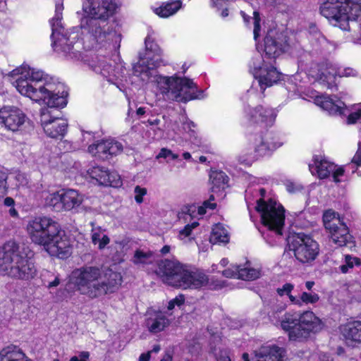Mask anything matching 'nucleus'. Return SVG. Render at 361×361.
<instances>
[{
  "label": "nucleus",
  "mask_w": 361,
  "mask_h": 361,
  "mask_svg": "<svg viewBox=\"0 0 361 361\" xmlns=\"http://www.w3.org/2000/svg\"><path fill=\"white\" fill-rule=\"evenodd\" d=\"M196 126L192 121H186L183 124V128L190 133V136H195Z\"/></svg>",
  "instance_id": "56"
},
{
  "label": "nucleus",
  "mask_w": 361,
  "mask_h": 361,
  "mask_svg": "<svg viewBox=\"0 0 361 361\" xmlns=\"http://www.w3.org/2000/svg\"><path fill=\"white\" fill-rule=\"evenodd\" d=\"M146 326L151 333L164 331L170 324L169 319L160 311H149L147 314Z\"/></svg>",
  "instance_id": "27"
},
{
  "label": "nucleus",
  "mask_w": 361,
  "mask_h": 361,
  "mask_svg": "<svg viewBox=\"0 0 361 361\" xmlns=\"http://www.w3.org/2000/svg\"><path fill=\"white\" fill-rule=\"evenodd\" d=\"M92 67L96 73L102 74L107 78L108 81L115 84L121 90H123L121 87L123 85L120 84L118 81L122 82L127 81V79L125 76L126 69L121 62L113 66L106 58L102 57L94 61Z\"/></svg>",
  "instance_id": "15"
},
{
  "label": "nucleus",
  "mask_w": 361,
  "mask_h": 361,
  "mask_svg": "<svg viewBox=\"0 0 361 361\" xmlns=\"http://www.w3.org/2000/svg\"><path fill=\"white\" fill-rule=\"evenodd\" d=\"M281 326L288 332L290 340L300 341L322 331L324 324L312 311H305L299 316L285 314L281 321Z\"/></svg>",
  "instance_id": "7"
},
{
  "label": "nucleus",
  "mask_w": 361,
  "mask_h": 361,
  "mask_svg": "<svg viewBox=\"0 0 361 361\" xmlns=\"http://www.w3.org/2000/svg\"><path fill=\"white\" fill-rule=\"evenodd\" d=\"M253 151L254 153L252 151L245 153L248 156L246 159H244V154H241L239 158L240 161L242 162H250L259 157H264L271 153L269 149H267V145L264 143L262 137H261L259 140L256 141Z\"/></svg>",
  "instance_id": "32"
},
{
  "label": "nucleus",
  "mask_w": 361,
  "mask_h": 361,
  "mask_svg": "<svg viewBox=\"0 0 361 361\" xmlns=\"http://www.w3.org/2000/svg\"><path fill=\"white\" fill-rule=\"evenodd\" d=\"M181 4L180 1L166 2L155 8L154 12L161 18H168L177 12L181 8Z\"/></svg>",
  "instance_id": "33"
},
{
  "label": "nucleus",
  "mask_w": 361,
  "mask_h": 361,
  "mask_svg": "<svg viewBox=\"0 0 361 361\" xmlns=\"http://www.w3.org/2000/svg\"><path fill=\"white\" fill-rule=\"evenodd\" d=\"M273 32H268L264 39V55H262L267 61L274 63L275 59L283 52L288 51L290 44L286 39V35L283 33L278 35L276 42L274 37Z\"/></svg>",
  "instance_id": "22"
},
{
  "label": "nucleus",
  "mask_w": 361,
  "mask_h": 361,
  "mask_svg": "<svg viewBox=\"0 0 361 361\" xmlns=\"http://www.w3.org/2000/svg\"><path fill=\"white\" fill-rule=\"evenodd\" d=\"M216 361H231L229 352L226 350L221 351L216 357Z\"/></svg>",
  "instance_id": "59"
},
{
  "label": "nucleus",
  "mask_w": 361,
  "mask_h": 361,
  "mask_svg": "<svg viewBox=\"0 0 361 361\" xmlns=\"http://www.w3.org/2000/svg\"><path fill=\"white\" fill-rule=\"evenodd\" d=\"M185 267L177 260L166 259L159 262L157 274L165 283L177 287Z\"/></svg>",
  "instance_id": "19"
},
{
  "label": "nucleus",
  "mask_w": 361,
  "mask_h": 361,
  "mask_svg": "<svg viewBox=\"0 0 361 361\" xmlns=\"http://www.w3.org/2000/svg\"><path fill=\"white\" fill-rule=\"evenodd\" d=\"M147 190L145 188H142L140 185L135 186L134 189L135 200L137 204L143 202V197L147 195Z\"/></svg>",
  "instance_id": "51"
},
{
  "label": "nucleus",
  "mask_w": 361,
  "mask_h": 361,
  "mask_svg": "<svg viewBox=\"0 0 361 361\" xmlns=\"http://www.w3.org/2000/svg\"><path fill=\"white\" fill-rule=\"evenodd\" d=\"M319 300V296L318 294L314 293H309L307 292H303L300 298H297L295 296H291L290 298V302L299 307H302L303 304H314L318 302Z\"/></svg>",
  "instance_id": "37"
},
{
  "label": "nucleus",
  "mask_w": 361,
  "mask_h": 361,
  "mask_svg": "<svg viewBox=\"0 0 361 361\" xmlns=\"http://www.w3.org/2000/svg\"><path fill=\"white\" fill-rule=\"evenodd\" d=\"M145 56L140 57L133 66L135 76L140 78L142 82H155L160 92L167 99L186 102L200 98L197 94V86L192 80L176 75H157L155 68L161 63V50L149 37L145 39Z\"/></svg>",
  "instance_id": "1"
},
{
  "label": "nucleus",
  "mask_w": 361,
  "mask_h": 361,
  "mask_svg": "<svg viewBox=\"0 0 361 361\" xmlns=\"http://www.w3.org/2000/svg\"><path fill=\"white\" fill-rule=\"evenodd\" d=\"M15 204V201L12 197H6L4 201V204L6 207H13Z\"/></svg>",
  "instance_id": "64"
},
{
  "label": "nucleus",
  "mask_w": 361,
  "mask_h": 361,
  "mask_svg": "<svg viewBox=\"0 0 361 361\" xmlns=\"http://www.w3.org/2000/svg\"><path fill=\"white\" fill-rule=\"evenodd\" d=\"M286 350L276 345H264L255 352L252 361H284Z\"/></svg>",
  "instance_id": "25"
},
{
  "label": "nucleus",
  "mask_w": 361,
  "mask_h": 361,
  "mask_svg": "<svg viewBox=\"0 0 361 361\" xmlns=\"http://www.w3.org/2000/svg\"><path fill=\"white\" fill-rule=\"evenodd\" d=\"M84 176L86 178L91 179L92 183L104 186L118 187L122 183L121 178L117 173L111 172L103 166H90L86 170Z\"/></svg>",
  "instance_id": "21"
},
{
  "label": "nucleus",
  "mask_w": 361,
  "mask_h": 361,
  "mask_svg": "<svg viewBox=\"0 0 361 361\" xmlns=\"http://www.w3.org/2000/svg\"><path fill=\"white\" fill-rule=\"evenodd\" d=\"M84 200L83 195L73 189L62 190L63 211H71L78 208Z\"/></svg>",
  "instance_id": "28"
},
{
  "label": "nucleus",
  "mask_w": 361,
  "mask_h": 361,
  "mask_svg": "<svg viewBox=\"0 0 361 361\" xmlns=\"http://www.w3.org/2000/svg\"><path fill=\"white\" fill-rule=\"evenodd\" d=\"M91 239L92 243L97 245L99 250H103L110 243V238L104 233V231L101 227H95L92 229Z\"/></svg>",
  "instance_id": "34"
},
{
  "label": "nucleus",
  "mask_w": 361,
  "mask_h": 361,
  "mask_svg": "<svg viewBox=\"0 0 361 361\" xmlns=\"http://www.w3.org/2000/svg\"><path fill=\"white\" fill-rule=\"evenodd\" d=\"M27 120L26 114L18 106L6 105L0 109V124L7 130H20Z\"/></svg>",
  "instance_id": "17"
},
{
  "label": "nucleus",
  "mask_w": 361,
  "mask_h": 361,
  "mask_svg": "<svg viewBox=\"0 0 361 361\" xmlns=\"http://www.w3.org/2000/svg\"><path fill=\"white\" fill-rule=\"evenodd\" d=\"M88 152L94 157L102 160L107 159L105 140H101L90 145L88 147Z\"/></svg>",
  "instance_id": "39"
},
{
  "label": "nucleus",
  "mask_w": 361,
  "mask_h": 361,
  "mask_svg": "<svg viewBox=\"0 0 361 361\" xmlns=\"http://www.w3.org/2000/svg\"><path fill=\"white\" fill-rule=\"evenodd\" d=\"M82 137L83 141L88 143L89 142L92 141L94 139V136L92 132L85 131L82 132Z\"/></svg>",
  "instance_id": "61"
},
{
  "label": "nucleus",
  "mask_w": 361,
  "mask_h": 361,
  "mask_svg": "<svg viewBox=\"0 0 361 361\" xmlns=\"http://www.w3.org/2000/svg\"><path fill=\"white\" fill-rule=\"evenodd\" d=\"M11 178L15 181V187L17 188H25L28 185V178L27 176L20 172H15L11 174Z\"/></svg>",
  "instance_id": "44"
},
{
  "label": "nucleus",
  "mask_w": 361,
  "mask_h": 361,
  "mask_svg": "<svg viewBox=\"0 0 361 361\" xmlns=\"http://www.w3.org/2000/svg\"><path fill=\"white\" fill-rule=\"evenodd\" d=\"M290 247L297 260L303 264L313 262L319 253L317 242L304 233L293 236Z\"/></svg>",
  "instance_id": "13"
},
{
  "label": "nucleus",
  "mask_w": 361,
  "mask_h": 361,
  "mask_svg": "<svg viewBox=\"0 0 361 361\" xmlns=\"http://www.w3.org/2000/svg\"><path fill=\"white\" fill-rule=\"evenodd\" d=\"M155 259L154 254L151 251L145 252L142 250H137L132 259L135 264H151Z\"/></svg>",
  "instance_id": "36"
},
{
  "label": "nucleus",
  "mask_w": 361,
  "mask_h": 361,
  "mask_svg": "<svg viewBox=\"0 0 361 361\" xmlns=\"http://www.w3.org/2000/svg\"><path fill=\"white\" fill-rule=\"evenodd\" d=\"M352 162L357 166H361V145H359L358 149L353 157Z\"/></svg>",
  "instance_id": "60"
},
{
  "label": "nucleus",
  "mask_w": 361,
  "mask_h": 361,
  "mask_svg": "<svg viewBox=\"0 0 361 361\" xmlns=\"http://www.w3.org/2000/svg\"><path fill=\"white\" fill-rule=\"evenodd\" d=\"M331 70H333V71H335V77L339 76V77H349V76H353L355 75V71H353L352 68H342V67H336L334 65L331 66L330 67Z\"/></svg>",
  "instance_id": "46"
},
{
  "label": "nucleus",
  "mask_w": 361,
  "mask_h": 361,
  "mask_svg": "<svg viewBox=\"0 0 361 361\" xmlns=\"http://www.w3.org/2000/svg\"><path fill=\"white\" fill-rule=\"evenodd\" d=\"M40 121L44 133L54 138L63 136L68 126L66 120L54 116L52 111L48 109L42 110Z\"/></svg>",
  "instance_id": "20"
},
{
  "label": "nucleus",
  "mask_w": 361,
  "mask_h": 361,
  "mask_svg": "<svg viewBox=\"0 0 361 361\" xmlns=\"http://www.w3.org/2000/svg\"><path fill=\"white\" fill-rule=\"evenodd\" d=\"M199 224L197 221H194L192 224H189L185 226V227L179 231L178 238L181 240H185L191 235L192 231Z\"/></svg>",
  "instance_id": "45"
},
{
  "label": "nucleus",
  "mask_w": 361,
  "mask_h": 361,
  "mask_svg": "<svg viewBox=\"0 0 361 361\" xmlns=\"http://www.w3.org/2000/svg\"><path fill=\"white\" fill-rule=\"evenodd\" d=\"M361 118V104H358L353 106L352 112L349 114L347 121L348 124H353Z\"/></svg>",
  "instance_id": "48"
},
{
  "label": "nucleus",
  "mask_w": 361,
  "mask_h": 361,
  "mask_svg": "<svg viewBox=\"0 0 361 361\" xmlns=\"http://www.w3.org/2000/svg\"><path fill=\"white\" fill-rule=\"evenodd\" d=\"M314 103L331 115H342L345 109L344 103L336 96H317Z\"/></svg>",
  "instance_id": "26"
},
{
  "label": "nucleus",
  "mask_w": 361,
  "mask_h": 361,
  "mask_svg": "<svg viewBox=\"0 0 361 361\" xmlns=\"http://www.w3.org/2000/svg\"><path fill=\"white\" fill-rule=\"evenodd\" d=\"M230 235L227 228L222 224H218L214 226L209 237V241L212 244L225 245L229 242Z\"/></svg>",
  "instance_id": "31"
},
{
  "label": "nucleus",
  "mask_w": 361,
  "mask_h": 361,
  "mask_svg": "<svg viewBox=\"0 0 361 361\" xmlns=\"http://www.w3.org/2000/svg\"><path fill=\"white\" fill-rule=\"evenodd\" d=\"M107 159L123 152V146L120 142L114 139L105 140Z\"/></svg>",
  "instance_id": "41"
},
{
  "label": "nucleus",
  "mask_w": 361,
  "mask_h": 361,
  "mask_svg": "<svg viewBox=\"0 0 361 361\" xmlns=\"http://www.w3.org/2000/svg\"><path fill=\"white\" fill-rule=\"evenodd\" d=\"M59 224L47 216H38L30 219L26 231L31 241L44 247L51 238L59 232Z\"/></svg>",
  "instance_id": "11"
},
{
  "label": "nucleus",
  "mask_w": 361,
  "mask_h": 361,
  "mask_svg": "<svg viewBox=\"0 0 361 361\" xmlns=\"http://www.w3.org/2000/svg\"><path fill=\"white\" fill-rule=\"evenodd\" d=\"M276 116L277 112L274 109L262 104L255 107L245 106L243 111L245 124L262 128L271 126L275 122Z\"/></svg>",
  "instance_id": "14"
},
{
  "label": "nucleus",
  "mask_w": 361,
  "mask_h": 361,
  "mask_svg": "<svg viewBox=\"0 0 361 361\" xmlns=\"http://www.w3.org/2000/svg\"><path fill=\"white\" fill-rule=\"evenodd\" d=\"M256 210L260 214L262 223L277 237L282 235L285 221L283 207L273 199L257 200Z\"/></svg>",
  "instance_id": "10"
},
{
  "label": "nucleus",
  "mask_w": 361,
  "mask_h": 361,
  "mask_svg": "<svg viewBox=\"0 0 361 361\" xmlns=\"http://www.w3.org/2000/svg\"><path fill=\"white\" fill-rule=\"evenodd\" d=\"M118 0H86L82 4L85 16L81 19L80 27L87 30L98 44L110 39L113 33L105 28V20L118 7Z\"/></svg>",
  "instance_id": "4"
},
{
  "label": "nucleus",
  "mask_w": 361,
  "mask_h": 361,
  "mask_svg": "<svg viewBox=\"0 0 361 361\" xmlns=\"http://www.w3.org/2000/svg\"><path fill=\"white\" fill-rule=\"evenodd\" d=\"M294 288V286L290 283H286L282 286V287L278 288L276 289V293L280 296L287 295L290 300L291 296H293L291 294L292 290Z\"/></svg>",
  "instance_id": "49"
},
{
  "label": "nucleus",
  "mask_w": 361,
  "mask_h": 361,
  "mask_svg": "<svg viewBox=\"0 0 361 361\" xmlns=\"http://www.w3.org/2000/svg\"><path fill=\"white\" fill-rule=\"evenodd\" d=\"M253 24H254V39L255 41H257L258 37L259 36V31H260V16L259 13L257 11L253 12Z\"/></svg>",
  "instance_id": "50"
},
{
  "label": "nucleus",
  "mask_w": 361,
  "mask_h": 361,
  "mask_svg": "<svg viewBox=\"0 0 361 361\" xmlns=\"http://www.w3.org/2000/svg\"><path fill=\"white\" fill-rule=\"evenodd\" d=\"M250 71L257 80L259 92L252 87L243 97L244 101L252 102L255 97L262 99L268 87L276 84L281 79V73L274 67L271 61H267L259 53L255 54L249 62Z\"/></svg>",
  "instance_id": "6"
},
{
  "label": "nucleus",
  "mask_w": 361,
  "mask_h": 361,
  "mask_svg": "<svg viewBox=\"0 0 361 361\" xmlns=\"http://www.w3.org/2000/svg\"><path fill=\"white\" fill-rule=\"evenodd\" d=\"M346 343L349 345L361 343V322L355 321L343 326L341 329Z\"/></svg>",
  "instance_id": "29"
},
{
  "label": "nucleus",
  "mask_w": 361,
  "mask_h": 361,
  "mask_svg": "<svg viewBox=\"0 0 361 361\" xmlns=\"http://www.w3.org/2000/svg\"><path fill=\"white\" fill-rule=\"evenodd\" d=\"M45 205L56 212H62V190L49 193L44 198Z\"/></svg>",
  "instance_id": "35"
},
{
  "label": "nucleus",
  "mask_w": 361,
  "mask_h": 361,
  "mask_svg": "<svg viewBox=\"0 0 361 361\" xmlns=\"http://www.w3.org/2000/svg\"><path fill=\"white\" fill-rule=\"evenodd\" d=\"M59 283H60V279H59V276H55L54 281L49 282L47 286L48 288H51L58 286L59 285Z\"/></svg>",
  "instance_id": "62"
},
{
  "label": "nucleus",
  "mask_w": 361,
  "mask_h": 361,
  "mask_svg": "<svg viewBox=\"0 0 361 361\" xmlns=\"http://www.w3.org/2000/svg\"><path fill=\"white\" fill-rule=\"evenodd\" d=\"M51 238L43 247L44 250L51 256L66 259L71 255V242L61 226L59 227L58 233Z\"/></svg>",
  "instance_id": "18"
},
{
  "label": "nucleus",
  "mask_w": 361,
  "mask_h": 361,
  "mask_svg": "<svg viewBox=\"0 0 361 361\" xmlns=\"http://www.w3.org/2000/svg\"><path fill=\"white\" fill-rule=\"evenodd\" d=\"M11 83L23 96L49 108H63L67 104L68 93L63 85L52 80L42 71L23 63L9 74Z\"/></svg>",
  "instance_id": "2"
},
{
  "label": "nucleus",
  "mask_w": 361,
  "mask_h": 361,
  "mask_svg": "<svg viewBox=\"0 0 361 361\" xmlns=\"http://www.w3.org/2000/svg\"><path fill=\"white\" fill-rule=\"evenodd\" d=\"M208 277L201 271H190L185 267L184 274L179 279L177 288L182 289H197L206 286Z\"/></svg>",
  "instance_id": "24"
},
{
  "label": "nucleus",
  "mask_w": 361,
  "mask_h": 361,
  "mask_svg": "<svg viewBox=\"0 0 361 361\" xmlns=\"http://www.w3.org/2000/svg\"><path fill=\"white\" fill-rule=\"evenodd\" d=\"M7 178L8 176L6 173L3 171H0V192L1 194H5L7 191Z\"/></svg>",
  "instance_id": "55"
},
{
  "label": "nucleus",
  "mask_w": 361,
  "mask_h": 361,
  "mask_svg": "<svg viewBox=\"0 0 361 361\" xmlns=\"http://www.w3.org/2000/svg\"><path fill=\"white\" fill-rule=\"evenodd\" d=\"M0 274L28 281L37 275V269L30 259L23 256L16 244L10 242L0 247Z\"/></svg>",
  "instance_id": "5"
},
{
  "label": "nucleus",
  "mask_w": 361,
  "mask_h": 361,
  "mask_svg": "<svg viewBox=\"0 0 361 361\" xmlns=\"http://www.w3.org/2000/svg\"><path fill=\"white\" fill-rule=\"evenodd\" d=\"M331 66L333 64L327 61L321 63H313L307 71V75L314 80L326 82L328 87H331L335 81L336 72L331 70Z\"/></svg>",
  "instance_id": "23"
},
{
  "label": "nucleus",
  "mask_w": 361,
  "mask_h": 361,
  "mask_svg": "<svg viewBox=\"0 0 361 361\" xmlns=\"http://www.w3.org/2000/svg\"><path fill=\"white\" fill-rule=\"evenodd\" d=\"M240 279L246 281L255 280L260 277L261 272L259 269L254 268H240L239 267Z\"/></svg>",
  "instance_id": "42"
},
{
  "label": "nucleus",
  "mask_w": 361,
  "mask_h": 361,
  "mask_svg": "<svg viewBox=\"0 0 361 361\" xmlns=\"http://www.w3.org/2000/svg\"><path fill=\"white\" fill-rule=\"evenodd\" d=\"M70 281L81 294L93 299L116 292L121 284L122 277L112 270L104 274L97 267L85 266L72 271Z\"/></svg>",
  "instance_id": "3"
},
{
  "label": "nucleus",
  "mask_w": 361,
  "mask_h": 361,
  "mask_svg": "<svg viewBox=\"0 0 361 361\" xmlns=\"http://www.w3.org/2000/svg\"><path fill=\"white\" fill-rule=\"evenodd\" d=\"M223 275L227 278L240 279L239 266L233 265L223 271Z\"/></svg>",
  "instance_id": "52"
},
{
  "label": "nucleus",
  "mask_w": 361,
  "mask_h": 361,
  "mask_svg": "<svg viewBox=\"0 0 361 361\" xmlns=\"http://www.w3.org/2000/svg\"><path fill=\"white\" fill-rule=\"evenodd\" d=\"M323 224L331 240L339 247L346 246L353 242L348 226L339 214L329 209L323 214Z\"/></svg>",
  "instance_id": "12"
},
{
  "label": "nucleus",
  "mask_w": 361,
  "mask_h": 361,
  "mask_svg": "<svg viewBox=\"0 0 361 361\" xmlns=\"http://www.w3.org/2000/svg\"><path fill=\"white\" fill-rule=\"evenodd\" d=\"M309 169L312 175L317 176L321 179L332 174L334 181L336 183L341 182L344 175V169L342 166H336L321 156L314 157L313 163L309 165Z\"/></svg>",
  "instance_id": "16"
},
{
  "label": "nucleus",
  "mask_w": 361,
  "mask_h": 361,
  "mask_svg": "<svg viewBox=\"0 0 361 361\" xmlns=\"http://www.w3.org/2000/svg\"><path fill=\"white\" fill-rule=\"evenodd\" d=\"M361 265V259L357 257L350 255H345L343 264L338 267L342 274L350 272L354 267H360Z\"/></svg>",
  "instance_id": "38"
},
{
  "label": "nucleus",
  "mask_w": 361,
  "mask_h": 361,
  "mask_svg": "<svg viewBox=\"0 0 361 361\" xmlns=\"http://www.w3.org/2000/svg\"><path fill=\"white\" fill-rule=\"evenodd\" d=\"M184 302V298L180 295L179 297H176L169 302L168 310H171L174 308L176 305L180 306Z\"/></svg>",
  "instance_id": "57"
},
{
  "label": "nucleus",
  "mask_w": 361,
  "mask_h": 361,
  "mask_svg": "<svg viewBox=\"0 0 361 361\" xmlns=\"http://www.w3.org/2000/svg\"><path fill=\"white\" fill-rule=\"evenodd\" d=\"M214 196L211 195L209 200L204 201L202 205L199 206L197 207V214L200 216H202L206 214L207 209L213 210L216 208V203L212 202V200H214Z\"/></svg>",
  "instance_id": "47"
},
{
  "label": "nucleus",
  "mask_w": 361,
  "mask_h": 361,
  "mask_svg": "<svg viewBox=\"0 0 361 361\" xmlns=\"http://www.w3.org/2000/svg\"><path fill=\"white\" fill-rule=\"evenodd\" d=\"M360 0H326L320 6L321 14L334 26L347 30L349 20L361 16Z\"/></svg>",
  "instance_id": "8"
},
{
  "label": "nucleus",
  "mask_w": 361,
  "mask_h": 361,
  "mask_svg": "<svg viewBox=\"0 0 361 361\" xmlns=\"http://www.w3.org/2000/svg\"><path fill=\"white\" fill-rule=\"evenodd\" d=\"M90 353L87 351L80 352L78 356H73L70 361H88Z\"/></svg>",
  "instance_id": "58"
},
{
  "label": "nucleus",
  "mask_w": 361,
  "mask_h": 361,
  "mask_svg": "<svg viewBox=\"0 0 361 361\" xmlns=\"http://www.w3.org/2000/svg\"><path fill=\"white\" fill-rule=\"evenodd\" d=\"M286 190L291 193H295L302 190L303 187L298 183L287 181L286 183Z\"/></svg>",
  "instance_id": "54"
},
{
  "label": "nucleus",
  "mask_w": 361,
  "mask_h": 361,
  "mask_svg": "<svg viewBox=\"0 0 361 361\" xmlns=\"http://www.w3.org/2000/svg\"><path fill=\"white\" fill-rule=\"evenodd\" d=\"M262 137L267 145V149H269L271 153L283 145L279 136L273 133H267Z\"/></svg>",
  "instance_id": "40"
},
{
  "label": "nucleus",
  "mask_w": 361,
  "mask_h": 361,
  "mask_svg": "<svg viewBox=\"0 0 361 361\" xmlns=\"http://www.w3.org/2000/svg\"><path fill=\"white\" fill-rule=\"evenodd\" d=\"M151 357V351L146 353H142L139 357V361H149Z\"/></svg>",
  "instance_id": "63"
},
{
  "label": "nucleus",
  "mask_w": 361,
  "mask_h": 361,
  "mask_svg": "<svg viewBox=\"0 0 361 361\" xmlns=\"http://www.w3.org/2000/svg\"><path fill=\"white\" fill-rule=\"evenodd\" d=\"M63 10V2L61 1L56 2L55 16L50 21L52 29V46L56 51L62 52L70 59L78 60L81 57V53L76 50L73 45L78 38V34L75 32H71V33L64 32V29L61 22Z\"/></svg>",
  "instance_id": "9"
},
{
  "label": "nucleus",
  "mask_w": 361,
  "mask_h": 361,
  "mask_svg": "<svg viewBox=\"0 0 361 361\" xmlns=\"http://www.w3.org/2000/svg\"><path fill=\"white\" fill-rule=\"evenodd\" d=\"M159 158H169L172 160H175L178 158V155L177 154L173 153L171 149H169L167 148H162L161 149L159 153L157 156V159Z\"/></svg>",
  "instance_id": "53"
},
{
  "label": "nucleus",
  "mask_w": 361,
  "mask_h": 361,
  "mask_svg": "<svg viewBox=\"0 0 361 361\" xmlns=\"http://www.w3.org/2000/svg\"><path fill=\"white\" fill-rule=\"evenodd\" d=\"M212 191L215 192L216 188L224 189L225 185L228 183V177L223 172L215 173L212 176Z\"/></svg>",
  "instance_id": "43"
},
{
  "label": "nucleus",
  "mask_w": 361,
  "mask_h": 361,
  "mask_svg": "<svg viewBox=\"0 0 361 361\" xmlns=\"http://www.w3.org/2000/svg\"><path fill=\"white\" fill-rule=\"evenodd\" d=\"M0 361H32L18 345H9L0 350Z\"/></svg>",
  "instance_id": "30"
}]
</instances>
